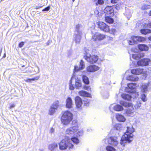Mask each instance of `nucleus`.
Wrapping results in <instances>:
<instances>
[{"label":"nucleus","instance_id":"38","mask_svg":"<svg viewBox=\"0 0 151 151\" xmlns=\"http://www.w3.org/2000/svg\"><path fill=\"white\" fill-rule=\"evenodd\" d=\"M142 104L141 101H138L137 102L136 104L134 105V107L135 109H140L141 106V105Z\"/></svg>","mask_w":151,"mask_h":151},{"label":"nucleus","instance_id":"62","mask_svg":"<svg viewBox=\"0 0 151 151\" xmlns=\"http://www.w3.org/2000/svg\"><path fill=\"white\" fill-rule=\"evenodd\" d=\"M148 40H150L151 41V36H150L149 37H148Z\"/></svg>","mask_w":151,"mask_h":151},{"label":"nucleus","instance_id":"6","mask_svg":"<svg viewBox=\"0 0 151 151\" xmlns=\"http://www.w3.org/2000/svg\"><path fill=\"white\" fill-rule=\"evenodd\" d=\"M84 50L85 53L84 58L88 62L91 63H96L99 59L98 56L96 55L91 56L90 54L91 51L87 48H85Z\"/></svg>","mask_w":151,"mask_h":151},{"label":"nucleus","instance_id":"45","mask_svg":"<svg viewBox=\"0 0 151 151\" xmlns=\"http://www.w3.org/2000/svg\"><path fill=\"white\" fill-rule=\"evenodd\" d=\"M138 36H133L131 37V39L133 40L135 43H137L138 42Z\"/></svg>","mask_w":151,"mask_h":151},{"label":"nucleus","instance_id":"32","mask_svg":"<svg viewBox=\"0 0 151 151\" xmlns=\"http://www.w3.org/2000/svg\"><path fill=\"white\" fill-rule=\"evenodd\" d=\"M70 143L71 141H72L74 144L77 145L79 143V139L76 137H72L70 139Z\"/></svg>","mask_w":151,"mask_h":151},{"label":"nucleus","instance_id":"29","mask_svg":"<svg viewBox=\"0 0 151 151\" xmlns=\"http://www.w3.org/2000/svg\"><path fill=\"white\" fill-rule=\"evenodd\" d=\"M114 128L116 130L120 131L122 128V124L119 123L116 124L114 126Z\"/></svg>","mask_w":151,"mask_h":151},{"label":"nucleus","instance_id":"58","mask_svg":"<svg viewBox=\"0 0 151 151\" xmlns=\"http://www.w3.org/2000/svg\"><path fill=\"white\" fill-rule=\"evenodd\" d=\"M54 129L52 128H51L50 130V132L52 133H53L54 132Z\"/></svg>","mask_w":151,"mask_h":151},{"label":"nucleus","instance_id":"33","mask_svg":"<svg viewBox=\"0 0 151 151\" xmlns=\"http://www.w3.org/2000/svg\"><path fill=\"white\" fill-rule=\"evenodd\" d=\"M93 1L95 4L96 6L103 5L104 3V0H93Z\"/></svg>","mask_w":151,"mask_h":151},{"label":"nucleus","instance_id":"27","mask_svg":"<svg viewBox=\"0 0 151 151\" xmlns=\"http://www.w3.org/2000/svg\"><path fill=\"white\" fill-rule=\"evenodd\" d=\"M76 133L75 136L78 137L83 136V134L84 131L83 129H78V130Z\"/></svg>","mask_w":151,"mask_h":151},{"label":"nucleus","instance_id":"9","mask_svg":"<svg viewBox=\"0 0 151 151\" xmlns=\"http://www.w3.org/2000/svg\"><path fill=\"white\" fill-rule=\"evenodd\" d=\"M122 105H120L118 104H112L109 107V109L111 111H112L114 110L117 111H121L124 110V108Z\"/></svg>","mask_w":151,"mask_h":151},{"label":"nucleus","instance_id":"40","mask_svg":"<svg viewBox=\"0 0 151 151\" xmlns=\"http://www.w3.org/2000/svg\"><path fill=\"white\" fill-rule=\"evenodd\" d=\"M140 25L144 27L151 28V22L148 24L145 23L144 22L141 23Z\"/></svg>","mask_w":151,"mask_h":151},{"label":"nucleus","instance_id":"44","mask_svg":"<svg viewBox=\"0 0 151 151\" xmlns=\"http://www.w3.org/2000/svg\"><path fill=\"white\" fill-rule=\"evenodd\" d=\"M138 42H144L146 40L145 38L141 36H138Z\"/></svg>","mask_w":151,"mask_h":151},{"label":"nucleus","instance_id":"50","mask_svg":"<svg viewBox=\"0 0 151 151\" xmlns=\"http://www.w3.org/2000/svg\"><path fill=\"white\" fill-rule=\"evenodd\" d=\"M128 42L129 45H133L134 44V41H133V40H132L131 39H130V40L128 41Z\"/></svg>","mask_w":151,"mask_h":151},{"label":"nucleus","instance_id":"49","mask_svg":"<svg viewBox=\"0 0 151 151\" xmlns=\"http://www.w3.org/2000/svg\"><path fill=\"white\" fill-rule=\"evenodd\" d=\"M82 70L80 68V67H78L77 66H75L74 67V72H77L78 71Z\"/></svg>","mask_w":151,"mask_h":151},{"label":"nucleus","instance_id":"24","mask_svg":"<svg viewBox=\"0 0 151 151\" xmlns=\"http://www.w3.org/2000/svg\"><path fill=\"white\" fill-rule=\"evenodd\" d=\"M138 48L141 51H147L149 50V47L145 44H140L138 46Z\"/></svg>","mask_w":151,"mask_h":151},{"label":"nucleus","instance_id":"18","mask_svg":"<svg viewBox=\"0 0 151 151\" xmlns=\"http://www.w3.org/2000/svg\"><path fill=\"white\" fill-rule=\"evenodd\" d=\"M104 12L108 15L113 16L114 15V10L112 6H107L105 8Z\"/></svg>","mask_w":151,"mask_h":151},{"label":"nucleus","instance_id":"60","mask_svg":"<svg viewBox=\"0 0 151 151\" xmlns=\"http://www.w3.org/2000/svg\"><path fill=\"white\" fill-rule=\"evenodd\" d=\"M92 131V129H91L89 128L87 129V131L88 132H90Z\"/></svg>","mask_w":151,"mask_h":151},{"label":"nucleus","instance_id":"42","mask_svg":"<svg viewBox=\"0 0 151 151\" xmlns=\"http://www.w3.org/2000/svg\"><path fill=\"white\" fill-rule=\"evenodd\" d=\"M106 150L107 151H116V149L114 147L109 145L106 147Z\"/></svg>","mask_w":151,"mask_h":151},{"label":"nucleus","instance_id":"17","mask_svg":"<svg viewBox=\"0 0 151 151\" xmlns=\"http://www.w3.org/2000/svg\"><path fill=\"white\" fill-rule=\"evenodd\" d=\"M75 102L77 108L80 109L81 108L82 102L81 98L79 96H77L75 98Z\"/></svg>","mask_w":151,"mask_h":151},{"label":"nucleus","instance_id":"34","mask_svg":"<svg viewBox=\"0 0 151 151\" xmlns=\"http://www.w3.org/2000/svg\"><path fill=\"white\" fill-rule=\"evenodd\" d=\"M140 94L141 99L143 102H146L147 100V95L145 94V93H140Z\"/></svg>","mask_w":151,"mask_h":151},{"label":"nucleus","instance_id":"57","mask_svg":"<svg viewBox=\"0 0 151 151\" xmlns=\"http://www.w3.org/2000/svg\"><path fill=\"white\" fill-rule=\"evenodd\" d=\"M99 12L98 10H95L94 12V14L96 16L98 15Z\"/></svg>","mask_w":151,"mask_h":151},{"label":"nucleus","instance_id":"14","mask_svg":"<svg viewBox=\"0 0 151 151\" xmlns=\"http://www.w3.org/2000/svg\"><path fill=\"white\" fill-rule=\"evenodd\" d=\"M108 142L109 144L114 146H116L118 143L117 138L116 137H112L108 139Z\"/></svg>","mask_w":151,"mask_h":151},{"label":"nucleus","instance_id":"56","mask_svg":"<svg viewBox=\"0 0 151 151\" xmlns=\"http://www.w3.org/2000/svg\"><path fill=\"white\" fill-rule=\"evenodd\" d=\"M24 45V43L23 42H22L19 43V46L20 47H22Z\"/></svg>","mask_w":151,"mask_h":151},{"label":"nucleus","instance_id":"26","mask_svg":"<svg viewBox=\"0 0 151 151\" xmlns=\"http://www.w3.org/2000/svg\"><path fill=\"white\" fill-rule=\"evenodd\" d=\"M121 96L123 99L127 101H130L132 99V96L130 94L123 93L122 94Z\"/></svg>","mask_w":151,"mask_h":151},{"label":"nucleus","instance_id":"48","mask_svg":"<svg viewBox=\"0 0 151 151\" xmlns=\"http://www.w3.org/2000/svg\"><path fill=\"white\" fill-rule=\"evenodd\" d=\"M130 66L132 67H135L138 66V62H136V61H133L131 64L130 65Z\"/></svg>","mask_w":151,"mask_h":151},{"label":"nucleus","instance_id":"37","mask_svg":"<svg viewBox=\"0 0 151 151\" xmlns=\"http://www.w3.org/2000/svg\"><path fill=\"white\" fill-rule=\"evenodd\" d=\"M82 79L83 82L85 84H88L89 83V79L87 76L83 75L82 76Z\"/></svg>","mask_w":151,"mask_h":151},{"label":"nucleus","instance_id":"1","mask_svg":"<svg viewBox=\"0 0 151 151\" xmlns=\"http://www.w3.org/2000/svg\"><path fill=\"white\" fill-rule=\"evenodd\" d=\"M134 132V129L132 125L127 127L126 131L122 136L120 141L122 145L124 146L126 143H130L133 140Z\"/></svg>","mask_w":151,"mask_h":151},{"label":"nucleus","instance_id":"63","mask_svg":"<svg viewBox=\"0 0 151 151\" xmlns=\"http://www.w3.org/2000/svg\"><path fill=\"white\" fill-rule=\"evenodd\" d=\"M128 12H129V10H127L126 11V15H127V13Z\"/></svg>","mask_w":151,"mask_h":151},{"label":"nucleus","instance_id":"23","mask_svg":"<svg viewBox=\"0 0 151 151\" xmlns=\"http://www.w3.org/2000/svg\"><path fill=\"white\" fill-rule=\"evenodd\" d=\"M78 94L79 95L82 96L87 97H91V94L84 91L82 90L79 91L78 92Z\"/></svg>","mask_w":151,"mask_h":151},{"label":"nucleus","instance_id":"28","mask_svg":"<svg viewBox=\"0 0 151 151\" xmlns=\"http://www.w3.org/2000/svg\"><path fill=\"white\" fill-rule=\"evenodd\" d=\"M131 93V96H132V98H136L138 97L139 95V93L136 91V90L132 91V92H129Z\"/></svg>","mask_w":151,"mask_h":151},{"label":"nucleus","instance_id":"13","mask_svg":"<svg viewBox=\"0 0 151 151\" xmlns=\"http://www.w3.org/2000/svg\"><path fill=\"white\" fill-rule=\"evenodd\" d=\"M105 37L104 35L99 32H96L93 35L92 39L94 41H100L104 39Z\"/></svg>","mask_w":151,"mask_h":151},{"label":"nucleus","instance_id":"2","mask_svg":"<svg viewBox=\"0 0 151 151\" xmlns=\"http://www.w3.org/2000/svg\"><path fill=\"white\" fill-rule=\"evenodd\" d=\"M62 114L61 119L62 123L65 125H68L73 119V114L68 110L63 112Z\"/></svg>","mask_w":151,"mask_h":151},{"label":"nucleus","instance_id":"12","mask_svg":"<svg viewBox=\"0 0 151 151\" xmlns=\"http://www.w3.org/2000/svg\"><path fill=\"white\" fill-rule=\"evenodd\" d=\"M99 27L102 30L106 32H108L109 31V26L105 23L102 22H99L98 23Z\"/></svg>","mask_w":151,"mask_h":151},{"label":"nucleus","instance_id":"39","mask_svg":"<svg viewBox=\"0 0 151 151\" xmlns=\"http://www.w3.org/2000/svg\"><path fill=\"white\" fill-rule=\"evenodd\" d=\"M56 109L50 106L48 114L50 115H53L56 112Z\"/></svg>","mask_w":151,"mask_h":151},{"label":"nucleus","instance_id":"59","mask_svg":"<svg viewBox=\"0 0 151 151\" xmlns=\"http://www.w3.org/2000/svg\"><path fill=\"white\" fill-rule=\"evenodd\" d=\"M15 106V105L14 104H12L10 105V108L12 109V108H14Z\"/></svg>","mask_w":151,"mask_h":151},{"label":"nucleus","instance_id":"11","mask_svg":"<svg viewBox=\"0 0 151 151\" xmlns=\"http://www.w3.org/2000/svg\"><path fill=\"white\" fill-rule=\"evenodd\" d=\"M132 74L136 75H139L143 73L144 76L146 78L147 75L146 71H143V69L142 68H137L132 69L131 70Z\"/></svg>","mask_w":151,"mask_h":151},{"label":"nucleus","instance_id":"61","mask_svg":"<svg viewBox=\"0 0 151 151\" xmlns=\"http://www.w3.org/2000/svg\"><path fill=\"white\" fill-rule=\"evenodd\" d=\"M42 7V6H36V9H39V8H41Z\"/></svg>","mask_w":151,"mask_h":151},{"label":"nucleus","instance_id":"43","mask_svg":"<svg viewBox=\"0 0 151 151\" xmlns=\"http://www.w3.org/2000/svg\"><path fill=\"white\" fill-rule=\"evenodd\" d=\"M108 32L111 34L115 35L117 32V30L115 28H113L110 29H109V31Z\"/></svg>","mask_w":151,"mask_h":151},{"label":"nucleus","instance_id":"52","mask_svg":"<svg viewBox=\"0 0 151 151\" xmlns=\"http://www.w3.org/2000/svg\"><path fill=\"white\" fill-rule=\"evenodd\" d=\"M83 101L84 102V104H85V105L86 106H87L88 105L89 103L90 102L89 100H88L87 101H86V100H85L84 101Z\"/></svg>","mask_w":151,"mask_h":151},{"label":"nucleus","instance_id":"55","mask_svg":"<svg viewBox=\"0 0 151 151\" xmlns=\"http://www.w3.org/2000/svg\"><path fill=\"white\" fill-rule=\"evenodd\" d=\"M84 89L87 91H89L91 89V88L90 87L87 86H84Z\"/></svg>","mask_w":151,"mask_h":151},{"label":"nucleus","instance_id":"4","mask_svg":"<svg viewBox=\"0 0 151 151\" xmlns=\"http://www.w3.org/2000/svg\"><path fill=\"white\" fill-rule=\"evenodd\" d=\"M81 81L80 78L73 76L70 79L69 83V88L70 90H73L74 87L79 88L81 86Z\"/></svg>","mask_w":151,"mask_h":151},{"label":"nucleus","instance_id":"51","mask_svg":"<svg viewBox=\"0 0 151 151\" xmlns=\"http://www.w3.org/2000/svg\"><path fill=\"white\" fill-rule=\"evenodd\" d=\"M50 6H48L46 7V8H45L44 9H43L42 10V12H44V11H48L50 9Z\"/></svg>","mask_w":151,"mask_h":151},{"label":"nucleus","instance_id":"36","mask_svg":"<svg viewBox=\"0 0 151 151\" xmlns=\"http://www.w3.org/2000/svg\"><path fill=\"white\" fill-rule=\"evenodd\" d=\"M105 20L106 22L109 24L113 23L114 22V20L112 18L108 17H105Z\"/></svg>","mask_w":151,"mask_h":151},{"label":"nucleus","instance_id":"8","mask_svg":"<svg viewBox=\"0 0 151 151\" xmlns=\"http://www.w3.org/2000/svg\"><path fill=\"white\" fill-rule=\"evenodd\" d=\"M151 88V82L142 83L140 86L141 93H146L148 91V88Z\"/></svg>","mask_w":151,"mask_h":151},{"label":"nucleus","instance_id":"20","mask_svg":"<svg viewBox=\"0 0 151 151\" xmlns=\"http://www.w3.org/2000/svg\"><path fill=\"white\" fill-rule=\"evenodd\" d=\"M58 147V145L56 143L54 142L49 144L48 146V149L50 151H55Z\"/></svg>","mask_w":151,"mask_h":151},{"label":"nucleus","instance_id":"25","mask_svg":"<svg viewBox=\"0 0 151 151\" xmlns=\"http://www.w3.org/2000/svg\"><path fill=\"white\" fill-rule=\"evenodd\" d=\"M40 78L39 76H36L32 78L24 79V81L27 83H31L32 81H35L38 80Z\"/></svg>","mask_w":151,"mask_h":151},{"label":"nucleus","instance_id":"30","mask_svg":"<svg viewBox=\"0 0 151 151\" xmlns=\"http://www.w3.org/2000/svg\"><path fill=\"white\" fill-rule=\"evenodd\" d=\"M140 32L142 34L146 35L151 33V30L148 29H141Z\"/></svg>","mask_w":151,"mask_h":151},{"label":"nucleus","instance_id":"7","mask_svg":"<svg viewBox=\"0 0 151 151\" xmlns=\"http://www.w3.org/2000/svg\"><path fill=\"white\" fill-rule=\"evenodd\" d=\"M78 128V125L76 124L75 126L68 128L65 131L66 134L70 136H75Z\"/></svg>","mask_w":151,"mask_h":151},{"label":"nucleus","instance_id":"3","mask_svg":"<svg viewBox=\"0 0 151 151\" xmlns=\"http://www.w3.org/2000/svg\"><path fill=\"white\" fill-rule=\"evenodd\" d=\"M60 150H64L68 148L71 150L73 149L74 145L70 143V138L67 136L65 137V139L62 140L59 144Z\"/></svg>","mask_w":151,"mask_h":151},{"label":"nucleus","instance_id":"64","mask_svg":"<svg viewBox=\"0 0 151 151\" xmlns=\"http://www.w3.org/2000/svg\"><path fill=\"white\" fill-rule=\"evenodd\" d=\"M37 68L38 70V71L37 72V73H38L40 72L39 69V68L38 67H37Z\"/></svg>","mask_w":151,"mask_h":151},{"label":"nucleus","instance_id":"47","mask_svg":"<svg viewBox=\"0 0 151 151\" xmlns=\"http://www.w3.org/2000/svg\"><path fill=\"white\" fill-rule=\"evenodd\" d=\"M85 63L82 60H81L79 67H80V68L81 69H83L85 68Z\"/></svg>","mask_w":151,"mask_h":151},{"label":"nucleus","instance_id":"5","mask_svg":"<svg viewBox=\"0 0 151 151\" xmlns=\"http://www.w3.org/2000/svg\"><path fill=\"white\" fill-rule=\"evenodd\" d=\"M119 103L124 107L127 108L126 112L127 115L130 116H133L134 115V110L132 103L123 101H120Z\"/></svg>","mask_w":151,"mask_h":151},{"label":"nucleus","instance_id":"41","mask_svg":"<svg viewBox=\"0 0 151 151\" xmlns=\"http://www.w3.org/2000/svg\"><path fill=\"white\" fill-rule=\"evenodd\" d=\"M82 26L81 25L77 24L76 26V30L77 33L76 34H82L81 31L80 30V29L81 27Z\"/></svg>","mask_w":151,"mask_h":151},{"label":"nucleus","instance_id":"31","mask_svg":"<svg viewBox=\"0 0 151 151\" xmlns=\"http://www.w3.org/2000/svg\"><path fill=\"white\" fill-rule=\"evenodd\" d=\"M75 34L76 35L75 36V40L76 43H78L80 42L81 38V35L82 34H76L75 33Z\"/></svg>","mask_w":151,"mask_h":151},{"label":"nucleus","instance_id":"35","mask_svg":"<svg viewBox=\"0 0 151 151\" xmlns=\"http://www.w3.org/2000/svg\"><path fill=\"white\" fill-rule=\"evenodd\" d=\"M59 101H55L53 102L51 106L57 110L59 106Z\"/></svg>","mask_w":151,"mask_h":151},{"label":"nucleus","instance_id":"16","mask_svg":"<svg viewBox=\"0 0 151 151\" xmlns=\"http://www.w3.org/2000/svg\"><path fill=\"white\" fill-rule=\"evenodd\" d=\"M100 67L95 65H91L86 68V70L87 72H94L99 70Z\"/></svg>","mask_w":151,"mask_h":151},{"label":"nucleus","instance_id":"21","mask_svg":"<svg viewBox=\"0 0 151 151\" xmlns=\"http://www.w3.org/2000/svg\"><path fill=\"white\" fill-rule=\"evenodd\" d=\"M116 117L117 120L120 122H124L126 120L124 116L119 114H116Z\"/></svg>","mask_w":151,"mask_h":151},{"label":"nucleus","instance_id":"46","mask_svg":"<svg viewBox=\"0 0 151 151\" xmlns=\"http://www.w3.org/2000/svg\"><path fill=\"white\" fill-rule=\"evenodd\" d=\"M132 57L134 59L136 60L139 59L138 53H135L132 54Z\"/></svg>","mask_w":151,"mask_h":151},{"label":"nucleus","instance_id":"54","mask_svg":"<svg viewBox=\"0 0 151 151\" xmlns=\"http://www.w3.org/2000/svg\"><path fill=\"white\" fill-rule=\"evenodd\" d=\"M119 0H111V3L112 4H116L118 2Z\"/></svg>","mask_w":151,"mask_h":151},{"label":"nucleus","instance_id":"10","mask_svg":"<svg viewBox=\"0 0 151 151\" xmlns=\"http://www.w3.org/2000/svg\"><path fill=\"white\" fill-rule=\"evenodd\" d=\"M138 86V84L137 83H129L128 84V87L126 88L125 90L127 92H132V91L136 90V88Z\"/></svg>","mask_w":151,"mask_h":151},{"label":"nucleus","instance_id":"15","mask_svg":"<svg viewBox=\"0 0 151 151\" xmlns=\"http://www.w3.org/2000/svg\"><path fill=\"white\" fill-rule=\"evenodd\" d=\"M150 60L149 58H144L141 59L138 61V66H145L148 65Z\"/></svg>","mask_w":151,"mask_h":151},{"label":"nucleus","instance_id":"22","mask_svg":"<svg viewBox=\"0 0 151 151\" xmlns=\"http://www.w3.org/2000/svg\"><path fill=\"white\" fill-rule=\"evenodd\" d=\"M126 79L127 80L133 81H137L139 80V78L138 77L132 75L127 76Z\"/></svg>","mask_w":151,"mask_h":151},{"label":"nucleus","instance_id":"53","mask_svg":"<svg viewBox=\"0 0 151 151\" xmlns=\"http://www.w3.org/2000/svg\"><path fill=\"white\" fill-rule=\"evenodd\" d=\"M138 55L139 56V59L140 58L144 57V53H138Z\"/></svg>","mask_w":151,"mask_h":151},{"label":"nucleus","instance_id":"19","mask_svg":"<svg viewBox=\"0 0 151 151\" xmlns=\"http://www.w3.org/2000/svg\"><path fill=\"white\" fill-rule=\"evenodd\" d=\"M73 104L71 98L68 97L66 101V106L67 108L70 109L73 107Z\"/></svg>","mask_w":151,"mask_h":151}]
</instances>
